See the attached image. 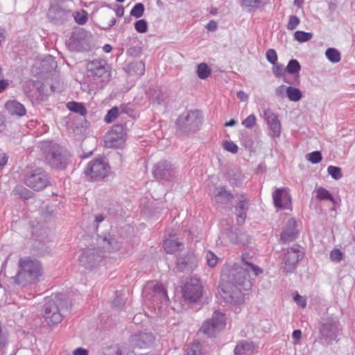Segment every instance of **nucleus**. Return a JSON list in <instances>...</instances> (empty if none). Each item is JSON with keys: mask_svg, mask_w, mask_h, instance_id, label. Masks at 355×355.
I'll return each mask as SVG.
<instances>
[{"mask_svg": "<svg viewBox=\"0 0 355 355\" xmlns=\"http://www.w3.org/2000/svg\"><path fill=\"white\" fill-rule=\"evenodd\" d=\"M263 270L254 263L253 257L245 252L242 254L241 264L226 263L221 270V277L228 285L223 291V297L229 303L241 304L245 300V292L249 291L252 286L251 275L257 277Z\"/></svg>", "mask_w": 355, "mask_h": 355, "instance_id": "1", "label": "nucleus"}, {"mask_svg": "<svg viewBox=\"0 0 355 355\" xmlns=\"http://www.w3.org/2000/svg\"><path fill=\"white\" fill-rule=\"evenodd\" d=\"M17 275L12 277L13 282L24 287L30 282H35L42 275V267L40 261L31 257L20 258Z\"/></svg>", "mask_w": 355, "mask_h": 355, "instance_id": "2", "label": "nucleus"}, {"mask_svg": "<svg viewBox=\"0 0 355 355\" xmlns=\"http://www.w3.org/2000/svg\"><path fill=\"white\" fill-rule=\"evenodd\" d=\"M69 310L68 302L62 296H55L46 302L44 307V318L49 325L62 322L64 314Z\"/></svg>", "mask_w": 355, "mask_h": 355, "instance_id": "3", "label": "nucleus"}, {"mask_svg": "<svg viewBox=\"0 0 355 355\" xmlns=\"http://www.w3.org/2000/svg\"><path fill=\"white\" fill-rule=\"evenodd\" d=\"M202 119V115L199 110H187L178 116L176 125L184 134L194 133L200 130Z\"/></svg>", "mask_w": 355, "mask_h": 355, "instance_id": "4", "label": "nucleus"}, {"mask_svg": "<svg viewBox=\"0 0 355 355\" xmlns=\"http://www.w3.org/2000/svg\"><path fill=\"white\" fill-rule=\"evenodd\" d=\"M70 153L66 148L53 144L49 145L44 160L51 168L62 170L70 162Z\"/></svg>", "mask_w": 355, "mask_h": 355, "instance_id": "5", "label": "nucleus"}, {"mask_svg": "<svg viewBox=\"0 0 355 355\" xmlns=\"http://www.w3.org/2000/svg\"><path fill=\"white\" fill-rule=\"evenodd\" d=\"M110 167L105 158L101 157L90 161L84 170V174L89 180L98 181L106 178Z\"/></svg>", "mask_w": 355, "mask_h": 355, "instance_id": "6", "label": "nucleus"}, {"mask_svg": "<svg viewBox=\"0 0 355 355\" xmlns=\"http://www.w3.org/2000/svg\"><path fill=\"white\" fill-rule=\"evenodd\" d=\"M24 182L29 188L39 191L49 184V178L42 168H35L25 174Z\"/></svg>", "mask_w": 355, "mask_h": 355, "instance_id": "7", "label": "nucleus"}, {"mask_svg": "<svg viewBox=\"0 0 355 355\" xmlns=\"http://www.w3.org/2000/svg\"><path fill=\"white\" fill-rule=\"evenodd\" d=\"M304 257V252L299 245H294L284 252L283 257V272L286 274L294 272L297 268L300 261Z\"/></svg>", "mask_w": 355, "mask_h": 355, "instance_id": "8", "label": "nucleus"}, {"mask_svg": "<svg viewBox=\"0 0 355 355\" xmlns=\"http://www.w3.org/2000/svg\"><path fill=\"white\" fill-rule=\"evenodd\" d=\"M152 173L158 181L170 182L175 178L178 169L170 162L162 160L154 165Z\"/></svg>", "mask_w": 355, "mask_h": 355, "instance_id": "9", "label": "nucleus"}, {"mask_svg": "<svg viewBox=\"0 0 355 355\" xmlns=\"http://www.w3.org/2000/svg\"><path fill=\"white\" fill-rule=\"evenodd\" d=\"M338 321L334 318H327L319 324V331L321 339L327 345H331L337 340L340 328Z\"/></svg>", "mask_w": 355, "mask_h": 355, "instance_id": "10", "label": "nucleus"}, {"mask_svg": "<svg viewBox=\"0 0 355 355\" xmlns=\"http://www.w3.org/2000/svg\"><path fill=\"white\" fill-rule=\"evenodd\" d=\"M225 315L216 311L211 318L202 323L200 331L209 337L215 336L217 332L225 327Z\"/></svg>", "mask_w": 355, "mask_h": 355, "instance_id": "11", "label": "nucleus"}, {"mask_svg": "<svg viewBox=\"0 0 355 355\" xmlns=\"http://www.w3.org/2000/svg\"><path fill=\"white\" fill-rule=\"evenodd\" d=\"M182 296L189 302H197L202 295V286L197 277L188 279L182 287Z\"/></svg>", "mask_w": 355, "mask_h": 355, "instance_id": "12", "label": "nucleus"}, {"mask_svg": "<svg viewBox=\"0 0 355 355\" xmlns=\"http://www.w3.org/2000/svg\"><path fill=\"white\" fill-rule=\"evenodd\" d=\"M87 70L92 76L101 78L103 83L110 79V67L105 60L94 59L88 62Z\"/></svg>", "mask_w": 355, "mask_h": 355, "instance_id": "13", "label": "nucleus"}, {"mask_svg": "<svg viewBox=\"0 0 355 355\" xmlns=\"http://www.w3.org/2000/svg\"><path fill=\"white\" fill-rule=\"evenodd\" d=\"M68 49L71 51H86L89 49L85 31L79 28L73 31L67 42Z\"/></svg>", "mask_w": 355, "mask_h": 355, "instance_id": "14", "label": "nucleus"}, {"mask_svg": "<svg viewBox=\"0 0 355 355\" xmlns=\"http://www.w3.org/2000/svg\"><path fill=\"white\" fill-rule=\"evenodd\" d=\"M126 130L122 123L114 125L107 133L105 146L108 148H119L125 140Z\"/></svg>", "mask_w": 355, "mask_h": 355, "instance_id": "15", "label": "nucleus"}, {"mask_svg": "<svg viewBox=\"0 0 355 355\" xmlns=\"http://www.w3.org/2000/svg\"><path fill=\"white\" fill-rule=\"evenodd\" d=\"M102 261V256L98 250L85 249L79 257L80 263L87 269H92Z\"/></svg>", "mask_w": 355, "mask_h": 355, "instance_id": "16", "label": "nucleus"}, {"mask_svg": "<svg viewBox=\"0 0 355 355\" xmlns=\"http://www.w3.org/2000/svg\"><path fill=\"white\" fill-rule=\"evenodd\" d=\"M263 119L269 128V135L272 137H279L281 135V123L277 114L270 109L263 110Z\"/></svg>", "mask_w": 355, "mask_h": 355, "instance_id": "17", "label": "nucleus"}, {"mask_svg": "<svg viewBox=\"0 0 355 355\" xmlns=\"http://www.w3.org/2000/svg\"><path fill=\"white\" fill-rule=\"evenodd\" d=\"M238 202L234 207V213L236 214V223L239 225L244 224L247 212L249 209L250 202L244 193L237 195Z\"/></svg>", "mask_w": 355, "mask_h": 355, "instance_id": "18", "label": "nucleus"}, {"mask_svg": "<svg viewBox=\"0 0 355 355\" xmlns=\"http://www.w3.org/2000/svg\"><path fill=\"white\" fill-rule=\"evenodd\" d=\"M97 243L104 251L114 252L121 248V244L116 238L110 233L98 235Z\"/></svg>", "mask_w": 355, "mask_h": 355, "instance_id": "19", "label": "nucleus"}, {"mask_svg": "<svg viewBox=\"0 0 355 355\" xmlns=\"http://www.w3.org/2000/svg\"><path fill=\"white\" fill-rule=\"evenodd\" d=\"M274 205L280 209H289L291 205V197L287 188L276 189L272 193Z\"/></svg>", "mask_w": 355, "mask_h": 355, "instance_id": "20", "label": "nucleus"}, {"mask_svg": "<svg viewBox=\"0 0 355 355\" xmlns=\"http://www.w3.org/2000/svg\"><path fill=\"white\" fill-rule=\"evenodd\" d=\"M299 234V230L297 227L296 220L291 218H289L283 227L281 234V241L282 243H287L294 241Z\"/></svg>", "mask_w": 355, "mask_h": 355, "instance_id": "21", "label": "nucleus"}, {"mask_svg": "<svg viewBox=\"0 0 355 355\" xmlns=\"http://www.w3.org/2000/svg\"><path fill=\"white\" fill-rule=\"evenodd\" d=\"M155 337L152 333L140 332L132 335L130 338V342L135 347L139 348H147L154 342Z\"/></svg>", "mask_w": 355, "mask_h": 355, "instance_id": "22", "label": "nucleus"}, {"mask_svg": "<svg viewBox=\"0 0 355 355\" xmlns=\"http://www.w3.org/2000/svg\"><path fill=\"white\" fill-rule=\"evenodd\" d=\"M71 16V12L59 6H53L49 8L48 17L55 24H63Z\"/></svg>", "mask_w": 355, "mask_h": 355, "instance_id": "23", "label": "nucleus"}, {"mask_svg": "<svg viewBox=\"0 0 355 355\" xmlns=\"http://www.w3.org/2000/svg\"><path fill=\"white\" fill-rule=\"evenodd\" d=\"M212 198L216 203L227 205L229 202L232 201L234 196L225 187H218L214 189Z\"/></svg>", "mask_w": 355, "mask_h": 355, "instance_id": "24", "label": "nucleus"}, {"mask_svg": "<svg viewBox=\"0 0 355 355\" xmlns=\"http://www.w3.org/2000/svg\"><path fill=\"white\" fill-rule=\"evenodd\" d=\"M5 109L11 116L21 117L26 114L25 106L16 100H9L5 103Z\"/></svg>", "mask_w": 355, "mask_h": 355, "instance_id": "25", "label": "nucleus"}, {"mask_svg": "<svg viewBox=\"0 0 355 355\" xmlns=\"http://www.w3.org/2000/svg\"><path fill=\"white\" fill-rule=\"evenodd\" d=\"M254 351V344L252 342L246 340L239 341L234 350V355H248Z\"/></svg>", "mask_w": 355, "mask_h": 355, "instance_id": "26", "label": "nucleus"}, {"mask_svg": "<svg viewBox=\"0 0 355 355\" xmlns=\"http://www.w3.org/2000/svg\"><path fill=\"white\" fill-rule=\"evenodd\" d=\"M183 247V243L178 240L166 239L164 242L163 248L166 253L173 254L180 250Z\"/></svg>", "mask_w": 355, "mask_h": 355, "instance_id": "27", "label": "nucleus"}, {"mask_svg": "<svg viewBox=\"0 0 355 355\" xmlns=\"http://www.w3.org/2000/svg\"><path fill=\"white\" fill-rule=\"evenodd\" d=\"M266 2L267 0H241V6L249 11H254L263 7Z\"/></svg>", "mask_w": 355, "mask_h": 355, "instance_id": "28", "label": "nucleus"}, {"mask_svg": "<svg viewBox=\"0 0 355 355\" xmlns=\"http://www.w3.org/2000/svg\"><path fill=\"white\" fill-rule=\"evenodd\" d=\"M211 69L205 62H201L197 65L196 73L200 79L205 80L211 74Z\"/></svg>", "mask_w": 355, "mask_h": 355, "instance_id": "29", "label": "nucleus"}, {"mask_svg": "<svg viewBox=\"0 0 355 355\" xmlns=\"http://www.w3.org/2000/svg\"><path fill=\"white\" fill-rule=\"evenodd\" d=\"M286 95L290 101L294 102L299 101L302 97L301 91L291 86L286 87Z\"/></svg>", "mask_w": 355, "mask_h": 355, "instance_id": "30", "label": "nucleus"}, {"mask_svg": "<svg viewBox=\"0 0 355 355\" xmlns=\"http://www.w3.org/2000/svg\"><path fill=\"white\" fill-rule=\"evenodd\" d=\"M137 38L136 36L129 37L126 40H124V42L123 43V45L128 48L127 49L128 54H129L130 55H133V56H137V55H139V49H137V47L128 48V46H130V44L132 42V43H135V42H137Z\"/></svg>", "mask_w": 355, "mask_h": 355, "instance_id": "31", "label": "nucleus"}, {"mask_svg": "<svg viewBox=\"0 0 355 355\" xmlns=\"http://www.w3.org/2000/svg\"><path fill=\"white\" fill-rule=\"evenodd\" d=\"M67 107L73 112L85 116L87 114V110L85 107L80 103L77 102H69L67 104Z\"/></svg>", "mask_w": 355, "mask_h": 355, "instance_id": "32", "label": "nucleus"}, {"mask_svg": "<svg viewBox=\"0 0 355 355\" xmlns=\"http://www.w3.org/2000/svg\"><path fill=\"white\" fill-rule=\"evenodd\" d=\"M15 195L19 196L24 199H30L33 197V193L23 186L18 185L13 190Z\"/></svg>", "mask_w": 355, "mask_h": 355, "instance_id": "33", "label": "nucleus"}, {"mask_svg": "<svg viewBox=\"0 0 355 355\" xmlns=\"http://www.w3.org/2000/svg\"><path fill=\"white\" fill-rule=\"evenodd\" d=\"M325 55L327 59L332 63H337L341 59L340 52L334 48L327 49L326 50Z\"/></svg>", "mask_w": 355, "mask_h": 355, "instance_id": "34", "label": "nucleus"}, {"mask_svg": "<svg viewBox=\"0 0 355 355\" xmlns=\"http://www.w3.org/2000/svg\"><path fill=\"white\" fill-rule=\"evenodd\" d=\"M128 68L138 76H142L145 73V64L142 61L130 63L128 65Z\"/></svg>", "mask_w": 355, "mask_h": 355, "instance_id": "35", "label": "nucleus"}, {"mask_svg": "<svg viewBox=\"0 0 355 355\" xmlns=\"http://www.w3.org/2000/svg\"><path fill=\"white\" fill-rule=\"evenodd\" d=\"M117 116H120L119 108L115 106L107 111L105 116L104 121L107 123H111L117 118Z\"/></svg>", "mask_w": 355, "mask_h": 355, "instance_id": "36", "label": "nucleus"}, {"mask_svg": "<svg viewBox=\"0 0 355 355\" xmlns=\"http://www.w3.org/2000/svg\"><path fill=\"white\" fill-rule=\"evenodd\" d=\"M186 355H204L200 343L196 341L188 346Z\"/></svg>", "mask_w": 355, "mask_h": 355, "instance_id": "37", "label": "nucleus"}, {"mask_svg": "<svg viewBox=\"0 0 355 355\" xmlns=\"http://www.w3.org/2000/svg\"><path fill=\"white\" fill-rule=\"evenodd\" d=\"M313 37L311 33L304 32L302 31H297L294 33V38L299 42H306L311 40Z\"/></svg>", "mask_w": 355, "mask_h": 355, "instance_id": "38", "label": "nucleus"}, {"mask_svg": "<svg viewBox=\"0 0 355 355\" xmlns=\"http://www.w3.org/2000/svg\"><path fill=\"white\" fill-rule=\"evenodd\" d=\"M286 71L290 74H295L298 73L301 69V66L299 63V62L295 59H291L286 67Z\"/></svg>", "mask_w": 355, "mask_h": 355, "instance_id": "39", "label": "nucleus"}, {"mask_svg": "<svg viewBox=\"0 0 355 355\" xmlns=\"http://www.w3.org/2000/svg\"><path fill=\"white\" fill-rule=\"evenodd\" d=\"M73 16L75 21L80 25L85 24L87 21V19H88V14L84 10H81L80 11L76 12L73 15Z\"/></svg>", "mask_w": 355, "mask_h": 355, "instance_id": "40", "label": "nucleus"}, {"mask_svg": "<svg viewBox=\"0 0 355 355\" xmlns=\"http://www.w3.org/2000/svg\"><path fill=\"white\" fill-rule=\"evenodd\" d=\"M144 10L145 8L144 4L141 3H137L134 6V7L130 10V15L136 18H139L143 16Z\"/></svg>", "mask_w": 355, "mask_h": 355, "instance_id": "41", "label": "nucleus"}, {"mask_svg": "<svg viewBox=\"0 0 355 355\" xmlns=\"http://www.w3.org/2000/svg\"><path fill=\"white\" fill-rule=\"evenodd\" d=\"M328 173L334 180H340L343 177L341 168L338 166H329L327 168Z\"/></svg>", "mask_w": 355, "mask_h": 355, "instance_id": "42", "label": "nucleus"}, {"mask_svg": "<svg viewBox=\"0 0 355 355\" xmlns=\"http://www.w3.org/2000/svg\"><path fill=\"white\" fill-rule=\"evenodd\" d=\"M317 198L322 200H329L331 201H334V198L332 197L330 192L322 187H320L317 190Z\"/></svg>", "mask_w": 355, "mask_h": 355, "instance_id": "43", "label": "nucleus"}, {"mask_svg": "<svg viewBox=\"0 0 355 355\" xmlns=\"http://www.w3.org/2000/svg\"><path fill=\"white\" fill-rule=\"evenodd\" d=\"M207 263L209 267H214L218 262L219 258L211 251L209 250L206 252Z\"/></svg>", "mask_w": 355, "mask_h": 355, "instance_id": "44", "label": "nucleus"}, {"mask_svg": "<svg viewBox=\"0 0 355 355\" xmlns=\"http://www.w3.org/2000/svg\"><path fill=\"white\" fill-rule=\"evenodd\" d=\"M343 256L344 254L340 249L334 248L331 251L329 258L332 261L339 263L343 260Z\"/></svg>", "mask_w": 355, "mask_h": 355, "instance_id": "45", "label": "nucleus"}, {"mask_svg": "<svg viewBox=\"0 0 355 355\" xmlns=\"http://www.w3.org/2000/svg\"><path fill=\"white\" fill-rule=\"evenodd\" d=\"M135 28L139 33H146L148 31V23L145 19H139L135 21Z\"/></svg>", "mask_w": 355, "mask_h": 355, "instance_id": "46", "label": "nucleus"}, {"mask_svg": "<svg viewBox=\"0 0 355 355\" xmlns=\"http://www.w3.org/2000/svg\"><path fill=\"white\" fill-rule=\"evenodd\" d=\"M307 159L312 164H318L321 162L322 159V154L320 151H313L306 155Z\"/></svg>", "mask_w": 355, "mask_h": 355, "instance_id": "47", "label": "nucleus"}, {"mask_svg": "<svg viewBox=\"0 0 355 355\" xmlns=\"http://www.w3.org/2000/svg\"><path fill=\"white\" fill-rule=\"evenodd\" d=\"M257 118L253 114H250L245 119H244L241 124L246 128L251 129L256 124Z\"/></svg>", "mask_w": 355, "mask_h": 355, "instance_id": "48", "label": "nucleus"}, {"mask_svg": "<svg viewBox=\"0 0 355 355\" xmlns=\"http://www.w3.org/2000/svg\"><path fill=\"white\" fill-rule=\"evenodd\" d=\"M300 19L296 15H291L288 19V22L286 26L288 30L293 31L297 28L300 24Z\"/></svg>", "mask_w": 355, "mask_h": 355, "instance_id": "49", "label": "nucleus"}, {"mask_svg": "<svg viewBox=\"0 0 355 355\" xmlns=\"http://www.w3.org/2000/svg\"><path fill=\"white\" fill-rule=\"evenodd\" d=\"M224 149L232 153H236L239 150L238 146L232 141H225L223 144Z\"/></svg>", "mask_w": 355, "mask_h": 355, "instance_id": "50", "label": "nucleus"}, {"mask_svg": "<svg viewBox=\"0 0 355 355\" xmlns=\"http://www.w3.org/2000/svg\"><path fill=\"white\" fill-rule=\"evenodd\" d=\"M266 57L267 60L272 64L275 65V64H277V54L274 49H269L268 50H267Z\"/></svg>", "mask_w": 355, "mask_h": 355, "instance_id": "51", "label": "nucleus"}, {"mask_svg": "<svg viewBox=\"0 0 355 355\" xmlns=\"http://www.w3.org/2000/svg\"><path fill=\"white\" fill-rule=\"evenodd\" d=\"M285 71H286V69L282 64H275L272 68L275 76L278 78L282 76Z\"/></svg>", "mask_w": 355, "mask_h": 355, "instance_id": "52", "label": "nucleus"}, {"mask_svg": "<svg viewBox=\"0 0 355 355\" xmlns=\"http://www.w3.org/2000/svg\"><path fill=\"white\" fill-rule=\"evenodd\" d=\"M7 343V334L0 325V347H4Z\"/></svg>", "mask_w": 355, "mask_h": 355, "instance_id": "53", "label": "nucleus"}, {"mask_svg": "<svg viewBox=\"0 0 355 355\" xmlns=\"http://www.w3.org/2000/svg\"><path fill=\"white\" fill-rule=\"evenodd\" d=\"M294 300L296 302V303L297 304V305L300 306V307H302V308L306 307V300L304 297L300 295L299 294H297L294 297Z\"/></svg>", "mask_w": 355, "mask_h": 355, "instance_id": "54", "label": "nucleus"}, {"mask_svg": "<svg viewBox=\"0 0 355 355\" xmlns=\"http://www.w3.org/2000/svg\"><path fill=\"white\" fill-rule=\"evenodd\" d=\"M164 286L161 284L157 283L153 286V291L154 293L153 297H157V295L164 291Z\"/></svg>", "mask_w": 355, "mask_h": 355, "instance_id": "55", "label": "nucleus"}, {"mask_svg": "<svg viewBox=\"0 0 355 355\" xmlns=\"http://www.w3.org/2000/svg\"><path fill=\"white\" fill-rule=\"evenodd\" d=\"M162 302H166L169 300V298L167 295L166 289L164 288L163 292H160L157 295V297Z\"/></svg>", "mask_w": 355, "mask_h": 355, "instance_id": "56", "label": "nucleus"}, {"mask_svg": "<svg viewBox=\"0 0 355 355\" xmlns=\"http://www.w3.org/2000/svg\"><path fill=\"white\" fill-rule=\"evenodd\" d=\"M119 108L120 116L123 114L130 115L132 110L127 105H121Z\"/></svg>", "mask_w": 355, "mask_h": 355, "instance_id": "57", "label": "nucleus"}, {"mask_svg": "<svg viewBox=\"0 0 355 355\" xmlns=\"http://www.w3.org/2000/svg\"><path fill=\"white\" fill-rule=\"evenodd\" d=\"M206 28L209 31H215L217 29V24L214 20H210L206 26Z\"/></svg>", "mask_w": 355, "mask_h": 355, "instance_id": "58", "label": "nucleus"}, {"mask_svg": "<svg viewBox=\"0 0 355 355\" xmlns=\"http://www.w3.org/2000/svg\"><path fill=\"white\" fill-rule=\"evenodd\" d=\"M285 91L286 92V86L281 85L275 89V94L278 96H283Z\"/></svg>", "mask_w": 355, "mask_h": 355, "instance_id": "59", "label": "nucleus"}, {"mask_svg": "<svg viewBox=\"0 0 355 355\" xmlns=\"http://www.w3.org/2000/svg\"><path fill=\"white\" fill-rule=\"evenodd\" d=\"M73 355H88V352L87 349H85L84 348L78 347V348L76 349L75 350H73Z\"/></svg>", "mask_w": 355, "mask_h": 355, "instance_id": "60", "label": "nucleus"}, {"mask_svg": "<svg viewBox=\"0 0 355 355\" xmlns=\"http://www.w3.org/2000/svg\"><path fill=\"white\" fill-rule=\"evenodd\" d=\"M236 96H237V98L239 99H240L241 101H245L248 98V95L243 91L238 92Z\"/></svg>", "mask_w": 355, "mask_h": 355, "instance_id": "61", "label": "nucleus"}, {"mask_svg": "<svg viewBox=\"0 0 355 355\" xmlns=\"http://www.w3.org/2000/svg\"><path fill=\"white\" fill-rule=\"evenodd\" d=\"M7 162L8 157L5 154L0 155V171L7 164Z\"/></svg>", "mask_w": 355, "mask_h": 355, "instance_id": "62", "label": "nucleus"}, {"mask_svg": "<svg viewBox=\"0 0 355 355\" xmlns=\"http://www.w3.org/2000/svg\"><path fill=\"white\" fill-rule=\"evenodd\" d=\"M112 304L113 306L118 307L123 304V300L121 297H119V296L116 295V297L114 299Z\"/></svg>", "mask_w": 355, "mask_h": 355, "instance_id": "63", "label": "nucleus"}, {"mask_svg": "<svg viewBox=\"0 0 355 355\" xmlns=\"http://www.w3.org/2000/svg\"><path fill=\"white\" fill-rule=\"evenodd\" d=\"M292 336L295 340H299L302 337V331L300 329H295L292 333Z\"/></svg>", "mask_w": 355, "mask_h": 355, "instance_id": "64", "label": "nucleus"}]
</instances>
